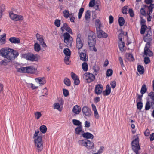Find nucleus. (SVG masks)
Returning a JSON list of instances; mask_svg holds the SVG:
<instances>
[{"label": "nucleus", "mask_w": 154, "mask_h": 154, "mask_svg": "<svg viewBox=\"0 0 154 154\" xmlns=\"http://www.w3.org/2000/svg\"><path fill=\"white\" fill-rule=\"evenodd\" d=\"M19 55L18 52L16 50L9 48L7 49H2L0 50V55L5 58V59L1 62V63L4 64V63L10 62Z\"/></svg>", "instance_id": "f257e3e1"}, {"label": "nucleus", "mask_w": 154, "mask_h": 154, "mask_svg": "<svg viewBox=\"0 0 154 154\" xmlns=\"http://www.w3.org/2000/svg\"><path fill=\"white\" fill-rule=\"evenodd\" d=\"M41 134V133L38 131L36 130L33 136L35 145L38 148V152H40L43 148V142L42 141V137L40 136Z\"/></svg>", "instance_id": "f03ea898"}, {"label": "nucleus", "mask_w": 154, "mask_h": 154, "mask_svg": "<svg viewBox=\"0 0 154 154\" xmlns=\"http://www.w3.org/2000/svg\"><path fill=\"white\" fill-rule=\"evenodd\" d=\"M96 37L95 34L93 32H91L88 35V42L89 48L95 51H97V49L95 47Z\"/></svg>", "instance_id": "7ed1b4c3"}, {"label": "nucleus", "mask_w": 154, "mask_h": 154, "mask_svg": "<svg viewBox=\"0 0 154 154\" xmlns=\"http://www.w3.org/2000/svg\"><path fill=\"white\" fill-rule=\"evenodd\" d=\"M153 38V37L152 35L151 27L149 26L147 29V31H146V34L143 37V40L147 43L146 44H148L150 45L151 42Z\"/></svg>", "instance_id": "20e7f679"}, {"label": "nucleus", "mask_w": 154, "mask_h": 154, "mask_svg": "<svg viewBox=\"0 0 154 154\" xmlns=\"http://www.w3.org/2000/svg\"><path fill=\"white\" fill-rule=\"evenodd\" d=\"M63 36L65 45L68 48L71 47L73 42L72 37L68 32L64 33L63 35Z\"/></svg>", "instance_id": "39448f33"}, {"label": "nucleus", "mask_w": 154, "mask_h": 154, "mask_svg": "<svg viewBox=\"0 0 154 154\" xmlns=\"http://www.w3.org/2000/svg\"><path fill=\"white\" fill-rule=\"evenodd\" d=\"M35 69L32 66L21 67L17 69V71L21 73H33L35 72Z\"/></svg>", "instance_id": "423d86ee"}, {"label": "nucleus", "mask_w": 154, "mask_h": 154, "mask_svg": "<svg viewBox=\"0 0 154 154\" xmlns=\"http://www.w3.org/2000/svg\"><path fill=\"white\" fill-rule=\"evenodd\" d=\"M132 147L136 154H139L138 151L140 149L139 144V139L138 137L135 138L132 142Z\"/></svg>", "instance_id": "0eeeda50"}, {"label": "nucleus", "mask_w": 154, "mask_h": 154, "mask_svg": "<svg viewBox=\"0 0 154 154\" xmlns=\"http://www.w3.org/2000/svg\"><path fill=\"white\" fill-rule=\"evenodd\" d=\"M84 78H85L88 83H90L93 81L95 79V76L92 73H86L84 74Z\"/></svg>", "instance_id": "6e6552de"}, {"label": "nucleus", "mask_w": 154, "mask_h": 154, "mask_svg": "<svg viewBox=\"0 0 154 154\" xmlns=\"http://www.w3.org/2000/svg\"><path fill=\"white\" fill-rule=\"evenodd\" d=\"M84 116L90 117L91 116V109L86 106H84L82 109Z\"/></svg>", "instance_id": "1a4fd4ad"}, {"label": "nucleus", "mask_w": 154, "mask_h": 154, "mask_svg": "<svg viewBox=\"0 0 154 154\" xmlns=\"http://www.w3.org/2000/svg\"><path fill=\"white\" fill-rule=\"evenodd\" d=\"M9 15L11 19L16 21L21 20L23 19L22 16L16 14L13 12L9 13Z\"/></svg>", "instance_id": "9d476101"}, {"label": "nucleus", "mask_w": 154, "mask_h": 154, "mask_svg": "<svg viewBox=\"0 0 154 154\" xmlns=\"http://www.w3.org/2000/svg\"><path fill=\"white\" fill-rule=\"evenodd\" d=\"M150 47V45L146 44L144 48V54L146 56H148L149 57H151L153 55V53L151 51L149 48Z\"/></svg>", "instance_id": "9b49d317"}, {"label": "nucleus", "mask_w": 154, "mask_h": 154, "mask_svg": "<svg viewBox=\"0 0 154 154\" xmlns=\"http://www.w3.org/2000/svg\"><path fill=\"white\" fill-rule=\"evenodd\" d=\"M24 58L30 61L36 60V56L33 54H25L23 55Z\"/></svg>", "instance_id": "f8f14e48"}, {"label": "nucleus", "mask_w": 154, "mask_h": 154, "mask_svg": "<svg viewBox=\"0 0 154 154\" xmlns=\"http://www.w3.org/2000/svg\"><path fill=\"white\" fill-rule=\"evenodd\" d=\"M37 40L39 42L40 44L42 45L43 47L45 48L47 45L44 41L43 36L40 35L39 34L37 33L36 35Z\"/></svg>", "instance_id": "ddd939ff"}, {"label": "nucleus", "mask_w": 154, "mask_h": 154, "mask_svg": "<svg viewBox=\"0 0 154 154\" xmlns=\"http://www.w3.org/2000/svg\"><path fill=\"white\" fill-rule=\"evenodd\" d=\"M60 29L63 33L64 32V30L67 31L68 33H72L71 29L66 23H64L63 26L61 27Z\"/></svg>", "instance_id": "4468645a"}, {"label": "nucleus", "mask_w": 154, "mask_h": 154, "mask_svg": "<svg viewBox=\"0 0 154 154\" xmlns=\"http://www.w3.org/2000/svg\"><path fill=\"white\" fill-rule=\"evenodd\" d=\"M80 35H78L76 38V47L79 50L82 48L83 45L80 38Z\"/></svg>", "instance_id": "2eb2a0df"}, {"label": "nucleus", "mask_w": 154, "mask_h": 154, "mask_svg": "<svg viewBox=\"0 0 154 154\" xmlns=\"http://www.w3.org/2000/svg\"><path fill=\"white\" fill-rule=\"evenodd\" d=\"M97 37L98 38H101L102 37L106 38L108 36L107 34L104 32L101 29L99 30H97Z\"/></svg>", "instance_id": "dca6fc26"}, {"label": "nucleus", "mask_w": 154, "mask_h": 154, "mask_svg": "<svg viewBox=\"0 0 154 154\" xmlns=\"http://www.w3.org/2000/svg\"><path fill=\"white\" fill-rule=\"evenodd\" d=\"M102 89L103 86L101 85H97L95 87V92L97 95H99L101 93Z\"/></svg>", "instance_id": "f3484780"}, {"label": "nucleus", "mask_w": 154, "mask_h": 154, "mask_svg": "<svg viewBox=\"0 0 154 154\" xmlns=\"http://www.w3.org/2000/svg\"><path fill=\"white\" fill-rule=\"evenodd\" d=\"M78 53L79 54L80 59L82 60L85 62L88 60V57L85 53L82 52H80V51H78Z\"/></svg>", "instance_id": "a211bd4d"}, {"label": "nucleus", "mask_w": 154, "mask_h": 154, "mask_svg": "<svg viewBox=\"0 0 154 154\" xmlns=\"http://www.w3.org/2000/svg\"><path fill=\"white\" fill-rule=\"evenodd\" d=\"M82 134L84 138L86 139H93L94 136L91 133L89 132H84V131H82Z\"/></svg>", "instance_id": "6ab92c4d"}, {"label": "nucleus", "mask_w": 154, "mask_h": 154, "mask_svg": "<svg viewBox=\"0 0 154 154\" xmlns=\"http://www.w3.org/2000/svg\"><path fill=\"white\" fill-rule=\"evenodd\" d=\"M111 93V87L109 84H108L106 87L105 91L103 92V94L104 96H108Z\"/></svg>", "instance_id": "aec40b11"}, {"label": "nucleus", "mask_w": 154, "mask_h": 154, "mask_svg": "<svg viewBox=\"0 0 154 154\" xmlns=\"http://www.w3.org/2000/svg\"><path fill=\"white\" fill-rule=\"evenodd\" d=\"M81 110V108L80 106L76 105L73 108L72 112L75 114H78L80 112Z\"/></svg>", "instance_id": "412c9836"}, {"label": "nucleus", "mask_w": 154, "mask_h": 154, "mask_svg": "<svg viewBox=\"0 0 154 154\" xmlns=\"http://www.w3.org/2000/svg\"><path fill=\"white\" fill-rule=\"evenodd\" d=\"M82 130V125H80V126H77L75 129V134L79 135L82 134L83 131Z\"/></svg>", "instance_id": "4be33fe9"}, {"label": "nucleus", "mask_w": 154, "mask_h": 154, "mask_svg": "<svg viewBox=\"0 0 154 154\" xmlns=\"http://www.w3.org/2000/svg\"><path fill=\"white\" fill-rule=\"evenodd\" d=\"M36 82L40 85H43L45 83V81L44 77H39L35 78Z\"/></svg>", "instance_id": "5701e85b"}, {"label": "nucleus", "mask_w": 154, "mask_h": 154, "mask_svg": "<svg viewBox=\"0 0 154 154\" xmlns=\"http://www.w3.org/2000/svg\"><path fill=\"white\" fill-rule=\"evenodd\" d=\"M9 40L12 43L17 44L20 42V39L16 37H11L9 38Z\"/></svg>", "instance_id": "b1692460"}, {"label": "nucleus", "mask_w": 154, "mask_h": 154, "mask_svg": "<svg viewBox=\"0 0 154 154\" xmlns=\"http://www.w3.org/2000/svg\"><path fill=\"white\" fill-rule=\"evenodd\" d=\"M95 25L96 29V31L101 29V23L100 20L99 19H97L95 21Z\"/></svg>", "instance_id": "393cba45"}, {"label": "nucleus", "mask_w": 154, "mask_h": 154, "mask_svg": "<svg viewBox=\"0 0 154 154\" xmlns=\"http://www.w3.org/2000/svg\"><path fill=\"white\" fill-rule=\"evenodd\" d=\"M86 147L89 149H91L94 147V143L93 142L88 140Z\"/></svg>", "instance_id": "a878e982"}, {"label": "nucleus", "mask_w": 154, "mask_h": 154, "mask_svg": "<svg viewBox=\"0 0 154 154\" xmlns=\"http://www.w3.org/2000/svg\"><path fill=\"white\" fill-rule=\"evenodd\" d=\"M0 42L1 44H3L6 42V34L5 33L0 35Z\"/></svg>", "instance_id": "bb28decb"}, {"label": "nucleus", "mask_w": 154, "mask_h": 154, "mask_svg": "<svg viewBox=\"0 0 154 154\" xmlns=\"http://www.w3.org/2000/svg\"><path fill=\"white\" fill-rule=\"evenodd\" d=\"M137 71L140 74H142L144 72V69L143 66L139 65L137 66Z\"/></svg>", "instance_id": "cd10ccee"}, {"label": "nucleus", "mask_w": 154, "mask_h": 154, "mask_svg": "<svg viewBox=\"0 0 154 154\" xmlns=\"http://www.w3.org/2000/svg\"><path fill=\"white\" fill-rule=\"evenodd\" d=\"M141 26V28L140 31V33L141 34H144L145 32L147 31V29L148 27L145 24H142Z\"/></svg>", "instance_id": "c85d7f7f"}, {"label": "nucleus", "mask_w": 154, "mask_h": 154, "mask_svg": "<svg viewBox=\"0 0 154 154\" xmlns=\"http://www.w3.org/2000/svg\"><path fill=\"white\" fill-rule=\"evenodd\" d=\"M88 140L87 139H84L79 140L78 141V143L80 146L86 147L87 144Z\"/></svg>", "instance_id": "c756f323"}, {"label": "nucleus", "mask_w": 154, "mask_h": 154, "mask_svg": "<svg viewBox=\"0 0 154 154\" xmlns=\"http://www.w3.org/2000/svg\"><path fill=\"white\" fill-rule=\"evenodd\" d=\"M118 23L120 26H123L125 23V20L122 17H120L119 18L118 20Z\"/></svg>", "instance_id": "7c9ffc66"}, {"label": "nucleus", "mask_w": 154, "mask_h": 154, "mask_svg": "<svg viewBox=\"0 0 154 154\" xmlns=\"http://www.w3.org/2000/svg\"><path fill=\"white\" fill-rule=\"evenodd\" d=\"M40 131L43 134L45 133L47 131V128L45 125H42L40 127Z\"/></svg>", "instance_id": "2f4dec72"}, {"label": "nucleus", "mask_w": 154, "mask_h": 154, "mask_svg": "<svg viewBox=\"0 0 154 154\" xmlns=\"http://www.w3.org/2000/svg\"><path fill=\"white\" fill-rule=\"evenodd\" d=\"M34 48L35 50L37 52L41 50L40 45L37 42H36L35 43Z\"/></svg>", "instance_id": "473e14b6"}, {"label": "nucleus", "mask_w": 154, "mask_h": 154, "mask_svg": "<svg viewBox=\"0 0 154 154\" xmlns=\"http://www.w3.org/2000/svg\"><path fill=\"white\" fill-rule=\"evenodd\" d=\"M63 53L66 56H70L71 52L69 48L64 49L63 50Z\"/></svg>", "instance_id": "72a5a7b5"}, {"label": "nucleus", "mask_w": 154, "mask_h": 154, "mask_svg": "<svg viewBox=\"0 0 154 154\" xmlns=\"http://www.w3.org/2000/svg\"><path fill=\"white\" fill-rule=\"evenodd\" d=\"M85 17L87 21L90 18V13L89 10H88L86 11Z\"/></svg>", "instance_id": "f704fd0d"}, {"label": "nucleus", "mask_w": 154, "mask_h": 154, "mask_svg": "<svg viewBox=\"0 0 154 154\" xmlns=\"http://www.w3.org/2000/svg\"><path fill=\"white\" fill-rule=\"evenodd\" d=\"M64 83L67 86H69L71 85V82L70 79L67 78H65L64 79Z\"/></svg>", "instance_id": "c9c22d12"}, {"label": "nucleus", "mask_w": 154, "mask_h": 154, "mask_svg": "<svg viewBox=\"0 0 154 154\" xmlns=\"http://www.w3.org/2000/svg\"><path fill=\"white\" fill-rule=\"evenodd\" d=\"M147 90L146 85L145 84H143L141 87L140 93L141 94H144L146 93Z\"/></svg>", "instance_id": "e433bc0d"}, {"label": "nucleus", "mask_w": 154, "mask_h": 154, "mask_svg": "<svg viewBox=\"0 0 154 154\" xmlns=\"http://www.w3.org/2000/svg\"><path fill=\"white\" fill-rule=\"evenodd\" d=\"M63 16L65 18H68L70 17V14L69 11L66 9L63 12Z\"/></svg>", "instance_id": "4c0bfd02"}, {"label": "nucleus", "mask_w": 154, "mask_h": 154, "mask_svg": "<svg viewBox=\"0 0 154 154\" xmlns=\"http://www.w3.org/2000/svg\"><path fill=\"white\" fill-rule=\"evenodd\" d=\"M82 68L85 71H86L88 69V65L87 63L84 62L82 64Z\"/></svg>", "instance_id": "58836bf2"}, {"label": "nucleus", "mask_w": 154, "mask_h": 154, "mask_svg": "<svg viewBox=\"0 0 154 154\" xmlns=\"http://www.w3.org/2000/svg\"><path fill=\"white\" fill-rule=\"evenodd\" d=\"M73 123L75 125L79 126L80 125H82L81 122L79 120L74 119L72 120Z\"/></svg>", "instance_id": "ea45409f"}, {"label": "nucleus", "mask_w": 154, "mask_h": 154, "mask_svg": "<svg viewBox=\"0 0 154 154\" xmlns=\"http://www.w3.org/2000/svg\"><path fill=\"white\" fill-rule=\"evenodd\" d=\"M84 11V8H82L81 7L80 9H79V12H78V17L79 19H80L81 18L82 13H83Z\"/></svg>", "instance_id": "a19ab883"}, {"label": "nucleus", "mask_w": 154, "mask_h": 154, "mask_svg": "<svg viewBox=\"0 0 154 154\" xmlns=\"http://www.w3.org/2000/svg\"><path fill=\"white\" fill-rule=\"evenodd\" d=\"M93 69L94 70L93 74L94 75H97L98 73V71L99 70V68L98 66H94L93 67Z\"/></svg>", "instance_id": "79ce46f5"}, {"label": "nucleus", "mask_w": 154, "mask_h": 154, "mask_svg": "<svg viewBox=\"0 0 154 154\" xmlns=\"http://www.w3.org/2000/svg\"><path fill=\"white\" fill-rule=\"evenodd\" d=\"M143 106L142 102L141 101H140L138 102L137 104V109L139 110H141Z\"/></svg>", "instance_id": "37998d69"}, {"label": "nucleus", "mask_w": 154, "mask_h": 154, "mask_svg": "<svg viewBox=\"0 0 154 154\" xmlns=\"http://www.w3.org/2000/svg\"><path fill=\"white\" fill-rule=\"evenodd\" d=\"M150 107L151 106L149 102L148 101H147L145 105V110H149L150 108Z\"/></svg>", "instance_id": "c03bdc74"}, {"label": "nucleus", "mask_w": 154, "mask_h": 154, "mask_svg": "<svg viewBox=\"0 0 154 154\" xmlns=\"http://www.w3.org/2000/svg\"><path fill=\"white\" fill-rule=\"evenodd\" d=\"M70 56H66L64 58V61L65 63L67 65H69L70 63L69 59Z\"/></svg>", "instance_id": "a18cd8bd"}, {"label": "nucleus", "mask_w": 154, "mask_h": 154, "mask_svg": "<svg viewBox=\"0 0 154 154\" xmlns=\"http://www.w3.org/2000/svg\"><path fill=\"white\" fill-rule=\"evenodd\" d=\"M42 114L40 112H36L35 113V118L37 119H39L41 117Z\"/></svg>", "instance_id": "49530a36"}, {"label": "nucleus", "mask_w": 154, "mask_h": 154, "mask_svg": "<svg viewBox=\"0 0 154 154\" xmlns=\"http://www.w3.org/2000/svg\"><path fill=\"white\" fill-rule=\"evenodd\" d=\"M113 73V70L110 69H108L106 72V76L108 77L111 76Z\"/></svg>", "instance_id": "de8ad7c7"}, {"label": "nucleus", "mask_w": 154, "mask_h": 154, "mask_svg": "<svg viewBox=\"0 0 154 154\" xmlns=\"http://www.w3.org/2000/svg\"><path fill=\"white\" fill-rule=\"evenodd\" d=\"M5 9V5H2L0 6V19L2 17V13Z\"/></svg>", "instance_id": "09e8293b"}, {"label": "nucleus", "mask_w": 154, "mask_h": 154, "mask_svg": "<svg viewBox=\"0 0 154 154\" xmlns=\"http://www.w3.org/2000/svg\"><path fill=\"white\" fill-rule=\"evenodd\" d=\"M54 24L57 27H60V20L59 19H56L54 22Z\"/></svg>", "instance_id": "8fccbe9b"}, {"label": "nucleus", "mask_w": 154, "mask_h": 154, "mask_svg": "<svg viewBox=\"0 0 154 154\" xmlns=\"http://www.w3.org/2000/svg\"><path fill=\"white\" fill-rule=\"evenodd\" d=\"M148 96L152 97V100L153 101L151 103V105H154V92H151L149 94Z\"/></svg>", "instance_id": "3c124183"}, {"label": "nucleus", "mask_w": 154, "mask_h": 154, "mask_svg": "<svg viewBox=\"0 0 154 154\" xmlns=\"http://www.w3.org/2000/svg\"><path fill=\"white\" fill-rule=\"evenodd\" d=\"M127 6H125L122 8V12L123 14H127Z\"/></svg>", "instance_id": "603ef678"}, {"label": "nucleus", "mask_w": 154, "mask_h": 154, "mask_svg": "<svg viewBox=\"0 0 154 154\" xmlns=\"http://www.w3.org/2000/svg\"><path fill=\"white\" fill-rule=\"evenodd\" d=\"M63 91L64 96L65 97H67L69 94L68 91L67 90L65 89H63Z\"/></svg>", "instance_id": "864d4df0"}, {"label": "nucleus", "mask_w": 154, "mask_h": 154, "mask_svg": "<svg viewBox=\"0 0 154 154\" xmlns=\"http://www.w3.org/2000/svg\"><path fill=\"white\" fill-rule=\"evenodd\" d=\"M144 61L145 64H147L150 63V60L149 57H146L144 58Z\"/></svg>", "instance_id": "5fc2aeb1"}, {"label": "nucleus", "mask_w": 154, "mask_h": 154, "mask_svg": "<svg viewBox=\"0 0 154 154\" xmlns=\"http://www.w3.org/2000/svg\"><path fill=\"white\" fill-rule=\"evenodd\" d=\"M118 59L119 61L120 62V63L121 67H124V65L123 63V59L122 57L120 56L119 57H118Z\"/></svg>", "instance_id": "6e6d98bb"}, {"label": "nucleus", "mask_w": 154, "mask_h": 154, "mask_svg": "<svg viewBox=\"0 0 154 154\" xmlns=\"http://www.w3.org/2000/svg\"><path fill=\"white\" fill-rule=\"evenodd\" d=\"M149 6L147 5H145V7L147 8L148 10L149 9H153V8H154V4H150Z\"/></svg>", "instance_id": "4d7b16f0"}, {"label": "nucleus", "mask_w": 154, "mask_h": 154, "mask_svg": "<svg viewBox=\"0 0 154 154\" xmlns=\"http://www.w3.org/2000/svg\"><path fill=\"white\" fill-rule=\"evenodd\" d=\"M128 12L130 14V16L131 17H134V13L132 9H131V8L129 9V10Z\"/></svg>", "instance_id": "13d9d810"}, {"label": "nucleus", "mask_w": 154, "mask_h": 154, "mask_svg": "<svg viewBox=\"0 0 154 154\" xmlns=\"http://www.w3.org/2000/svg\"><path fill=\"white\" fill-rule=\"evenodd\" d=\"M95 0H91L89 2V6L90 7H93L95 5Z\"/></svg>", "instance_id": "bf43d9fd"}, {"label": "nucleus", "mask_w": 154, "mask_h": 154, "mask_svg": "<svg viewBox=\"0 0 154 154\" xmlns=\"http://www.w3.org/2000/svg\"><path fill=\"white\" fill-rule=\"evenodd\" d=\"M110 85L112 88L114 89L116 86V82L115 81H112L110 83Z\"/></svg>", "instance_id": "052dcab7"}, {"label": "nucleus", "mask_w": 154, "mask_h": 154, "mask_svg": "<svg viewBox=\"0 0 154 154\" xmlns=\"http://www.w3.org/2000/svg\"><path fill=\"white\" fill-rule=\"evenodd\" d=\"M104 149V148L103 146H101L100 147L99 150H98L97 153H96L97 154H100L102 153Z\"/></svg>", "instance_id": "680f3d73"}, {"label": "nucleus", "mask_w": 154, "mask_h": 154, "mask_svg": "<svg viewBox=\"0 0 154 154\" xmlns=\"http://www.w3.org/2000/svg\"><path fill=\"white\" fill-rule=\"evenodd\" d=\"M94 111V115L96 119H99V116L98 114V113L97 110H95Z\"/></svg>", "instance_id": "e2e57ef3"}, {"label": "nucleus", "mask_w": 154, "mask_h": 154, "mask_svg": "<svg viewBox=\"0 0 154 154\" xmlns=\"http://www.w3.org/2000/svg\"><path fill=\"white\" fill-rule=\"evenodd\" d=\"M123 37V34L122 33H120L118 35L119 41L122 40V38Z\"/></svg>", "instance_id": "0e129e2a"}, {"label": "nucleus", "mask_w": 154, "mask_h": 154, "mask_svg": "<svg viewBox=\"0 0 154 154\" xmlns=\"http://www.w3.org/2000/svg\"><path fill=\"white\" fill-rule=\"evenodd\" d=\"M54 109L59 110L60 108V105L58 103H55L54 105Z\"/></svg>", "instance_id": "69168bd1"}, {"label": "nucleus", "mask_w": 154, "mask_h": 154, "mask_svg": "<svg viewBox=\"0 0 154 154\" xmlns=\"http://www.w3.org/2000/svg\"><path fill=\"white\" fill-rule=\"evenodd\" d=\"M71 76L73 80L78 78L77 75L73 72L71 73Z\"/></svg>", "instance_id": "338daca9"}, {"label": "nucleus", "mask_w": 154, "mask_h": 154, "mask_svg": "<svg viewBox=\"0 0 154 154\" xmlns=\"http://www.w3.org/2000/svg\"><path fill=\"white\" fill-rule=\"evenodd\" d=\"M73 80L74 81V84L75 85H77L78 84H79L80 83V81L78 78H77Z\"/></svg>", "instance_id": "774afa93"}]
</instances>
